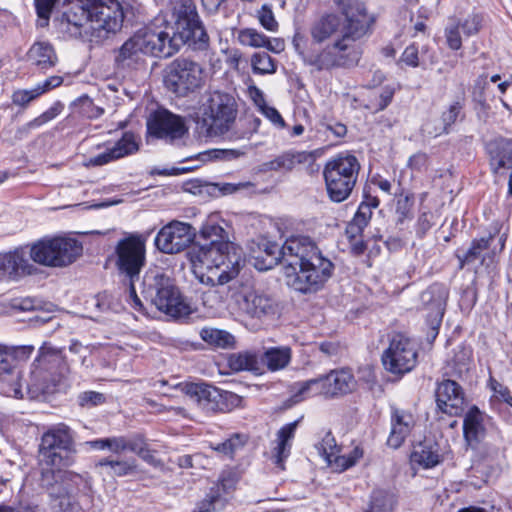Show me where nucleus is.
<instances>
[{"mask_svg": "<svg viewBox=\"0 0 512 512\" xmlns=\"http://www.w3.org/2000/svg\"><path fill=\"white\" fill-rule=\"evenodd\" d=\"M39 455L43 467L40 486L49 494L57 512H77V497L83 477L67 468L75 463L76 447L71 428L59 423L51 426L41 436Z\"/></svg>", "mask_w": 512, "mask_h": 512, "instance_id": "f257e3e1", "label": "nucleus"}, {"mask_svg": "<svg viewBox=\"0 0 512 512\" xmlns=\"http://www.w3.org/2000/svg\"><path fill=\"white\" fill-rule=\"evenodd\" d=\"M176 3L173 14L174 24L162 16H157L136 32L145 55L159 58L171 57L183 45L193 50L208 48L209 36L197 13L194 1L178 0Z\"/></svg>", "mask_w": 512, "mask_h": 512, "instance_id": "f03ea898", "label": "nucleus"}, {"mask_svg": "<svg viewBox=\"0 0 512 512\" xmlns=\"http://www.w3.org/2000/svg\"><path fill=\"white\" fill-rule=\"evenodd\" d=\"M200 237L208 241L194 244L188 251L193 271L203 284L224 285L237 277L241 257L226 230L218 223L207 221L200 229Z\"/></svg>", "mask_w": 512, "mask_h": 512, "instance_id": "7ed1b4c3", "label": "nucleus"}, {"mask_svg": "<svg viewBox=\"0 0 512 512\" xmlns=\"http://www.w3.org/2000/svg\"><path fill=\"white\" fill-rule=\"evenodd\" d=\"M288 254L293 255L284 274L287 285L302 294L317 293L332 277L334 263L325 257L317 244L303 235L290 236Z\"/></svg>", "mask_w": 512, "mask_h": 512, "instance_id": "20e7f679", "label": "nucleus"}, {"mask_svg": "<svg viewBox=\"0 0 512 512\" xmlns=\"http://www.w3.org/2000/svg\"><path fill=\"white\" fill-rule=\"evenodd\" d=\"M355 18L350 14L347 18L343 34L334 41L327 43L318 52L305 56V61L317 71H332L346 69L358 64L362 50L358 44L362 39L372 34L371 20L357 10Z\"/></svg>", "mask_w": 512, "mask_h": 512, "instance_id": "39448f33", "label": "nucleus"}, {"mask_svg": "<svg viewBox=\"0 0 512 512\" xmlns=\"http://www.w3.org/2000/svg\"><path fill=\"white\" fill-rule=\"evenodd\" d=\"M124 14L118 2L107 5L101 0H75L63 12L60 29L64 37L81 38L89 22L97 24L93 29L117 32L121 29Z\"/></svg>", "mask_w": 512, "mask_h": 512, "instance_id": "423d86ee", "label": "nucleus"}, {"mask_svg": "<svg viewBox=\"0 0 512 512\" xmlns=\"http://www.w3.org/2000/svg\"><path fill=\"white\" fill-rule=\"evenodd\" d=\"M238 114L237 103L233 96L228 93L214 91L201 109L199 123L205 129L208 136H224L230 132V140L249 138L260 125L261 120L257 117L251 120L254 124L252 130L231 131L236 122Z\"/></svg>", "mask_w": 512, "mask_h": 512, "instance_id": "0eeeda50", "label": "nucleus"}, {"mask_svg": "<svg viewBox=\"0 0 512 512\" xmlns=\"http://www.w3.org/2000/svg\"><path fill=\"white\" fill-rule=\"evenodd\" d=\"M361 171V163L353 151H341L323 166L327 196L334 203L346 201L353 193Z\"/></svg>", "mask_w": 512, "mask_h": 512, "instance_id": "6e6552de", "label": "nucleus"}, {"mask_svg": "<svg viewBox=\"0 0 512 512\" xmlns=\"http://www.w3.org/2000/svg\"><path fill=\"white\" fill-rule=\"evenodd\" d=\"M339 14L335 12H326L315 20L310 27V35L312 42L322 44L335 35L343 34L346 26L347 18L350 14L355 15L357 12L365 14L371 20V29L376 22V17L369 13L365 3L360 0H333Z\"/></svg>", "mask_w": 512, "mask_h": 512, "instance_id": "1a4fd4ad", "label": "nucleus"}, {"mask_svg": "<svg viewBox=\"0 0 512 512\" xmlns=\"http://www.w3.org/2000/svg\"><path fill=\"white\" fill-rule=\"evenodd\" d=\"M82 245L73 238L44 237L29 248L33 262L47 267H64L81 254Z\"/></svg>", "mask_w": 512, "mask_h": 512, "instance_id": "9d476101", "label": "nucleus"}, {"mask_svg": "<svg viewBox=\"0 0 512 512\" xmlns=\"http://www.w3.org/2000/svg\"><path fill=\"white\" fill-rule=\"evenodd\" d=\"M145 293H150L152 304L160 312L174 320L187 319L194 312L179 288L164 274L155 275Z\"/></svg>", "mask_w": 512, "mask_h": 512, "instance_id": "9b49d317", "label": "nucleus"}, {"mask_svg": "<svg viewBox=\"0 0 512 512\" xmlns=\"http://www.w3.org/2000/svg\"><path fill=\"white\" fill-rule=\"evenodd\" d=\"M163 81L168 91L186 97L205 84L204 69L198 62L179 56L167 65Z\"/></svg>", "mask_w": 512, "mask_h": 512, "instance_id": "f8f14e48", "label": "nucleus"}, {"mask_svg": "<svg viewBox=\"0 0 512 512\" xmlns=\"http://www.w3.org/2000/svg\"><path fill=\"white\" fill-rule=\"evenodd\" d=\"M148 236L130 233L120 239L115 246V266L127 280L138 281L146 263V242Z\"/></svg>", "mask_w": 512, "mask_h": 512, "instance_id": "ddd939ff", "label": "nucleus"}, {"mask_svg": "<svg viewBox=\"0 0 512 512\" xmlns=\"http://www.w3.org/2000/svg\"><path fill=\"white\" fill-rule=\"evenodd\" d=\"M386 371L399 377L412 371L418 363L414 342L402 333H396L381 356Z\"/></svg>", "mask_w": 512, "mask_h": 512, "instance_id": "4468645a", "label": "nucleus"}, {"mask_svg": "<svg viewBox=\"0 0 512 512\" xmlns=\"http://www.w3.org/2000/svg\"><path fill=\"white\" fill-rule=\"evenodd\" d=\"M242 478V472L238 467L224 468L216 482L208 492L195 505L192 512H215L217 507L223 508L228 502V496H232Z\"/></svg>", "mask_w": 512, "mask_h": 512, "instance_id": "2eb2a0df", "label": "nucleus"}, {"mask_svg": "<svg viewBox=\"0 0 512 512\" xmlns=\"http://www.w3.org/2000/svg\"><path fill=\"white\" fill-rule=\"evenodd\" d=\"M185 392L215 412L228 413L243 406V398L238 394L205 383H187Z\"/></svg>", "mask_w": 512, "mask_h": 512, "instance_id": "dca6fc26", "label": "nucleus"}, {"mask_svg": "<svg viewBox=\"0 0 512 512\" xmlns=\"http://www.w3.org/2000/svg\"><path fill=\"white\" fill-rule=\"evenodd\" d=\"M485 25V14L473 10L465 18L455 15L448 18V23L444 28V37L447 47L452 51H458L463 46L461 32L464 37L470 38L478 35Z\"/></svg>", "mask_w": 512, "mask_h": 512, "instance_id": "f3484780", "label": "nucleus"}, {"mask_svg": "<svg viewBox=\"0 0 512 512\" xmlns=\"http://www.w3.org/2000/svg\"><path fill=\"white\" fill-rule=\"evenodd\" d=\"M435 403L438 412L449 417H461L467 406L465 390L455 380L443 378L436 383Z\"/></svg>", "mask_w": 512, "mask_h": 512, "instance_id": "a211bd4d", "label": "nucleus"}, {"mask_svg": "<svg viewBox=\"0 0 512 512\" xmlns=\"http://www.w3.org/2000/svg\"><path fill=\"white\" fill-rule=\"evenodd\" d=\"M192 226L173 220L164 225L156 234L155 247L165 254H177L184 251L193 241Z\"/></svg>", "mask_w": 512, "mask_h": 512, "instance_id": "6ab92c4d", "label": "nucleus"}, {"mask_svg": "<svg viewBox=\"0 0 512 512\" xmlns=\"http://www.w3.org/2000/svg\"><path fill=\"white\" fill-rule=\"evenodd\" d=\"M288 238L282 246L267 237H260L250 248V259L259 271H267L278 265L281 260L289 265L293 255L287 251Z\"/></svg>", "mask_w": 512, "mask_h": 512, "instance_id": "aec40b11", "label": "nucleus"}, {"mask_svg": "<svg viewBox=\"0 0 512 512\" xmlns=\"http://www.w3.org/2000/svg\"><path fill=\"white\" fill-rule=\"evenodd\" d=\"M149 134L158 139H179L188 131L184 119L167 109L155 110L147 121Z\"/></svg>", "mask_w": 512, "mask_h": 512, "instance_id": "412c9836", "label": "nucleus"}, {"mask_svg": "<svg viewBox=\"0 0 512 512\" xmlns=\"http://www.w3.org/2000/svg\"><path fill=\"white\" fill-rule=\"evenodd\" d=\"M462 417V435L465 445L472 450H477L487 437L486 424L492 420V417L476 404L470 405L467 410L465 409Z\"/></svg>", "mask_w": 512, "mask_h": 512, "instance_id": "4be33fe9", "label": "nucleus"}, {"mask_svg": "<svg viewBox=\"0 0 512 512\" xmlns=\"http://www.w3.org/2000/svg\"><path fill=\"white\" fill-rule=\"evenodd\" d=\"M417 416L408 409L390 407V432L386 445L394 450L403 446L417 426Z\"/></svg>", "mask_w": 512, "mask_h": 512, "instance_id": "5701e85b", "label": "nucleus"}, {"mask_svg": "<svg viewBox=\"0 0 512 512\" xmlns=\"http://www.w3.org/2000/svg\"><path fill=\"white\" fill-rule=\"evenodd\" d=\"M485 152L488 156L490 170L498 174L502 170L511 169L508 180V196H512V139L495 138L485 145Z\"/></svg>", "mask_w": 512, "mask_h": 512, "instance_id": "b1692460", "label": "nucleus"}, {"mask_svg": "<svg viewBox=\"0 0 512 512\" xmlns=\"http://www.w3.org/2000/svg\"><path fill=\"white\" fill-rule=\"evenodd\" d=\"M30 246H19L0 255V271L11 278L32 275L37 268L30 262Z\"/></svg>", "mask_w": 512, "mask_h": 512, "instance_id": "393cba45", "label": "nucleus"}, {"mask_svg": "<svg viewBox=\"0 0 512 512\" xmlns=\"http://www.w3.org/2000/svg\"><path fill=\"white\" fill-rule=\"evenodd\" d=\"M313 161L314 158L312 152L290 149L283 151L273 159L262 163L261 171L286 174Z\"/></svg>", "mask_w": 512, "mask_h": 512, "instance_id": "a878e982", "label": "nucleus"}, {"mask_svg": "<svg viewBox=\"0 0 512 512\" xmlns=\"http://www.w3.org/2000/svg\"><path fill=\"white\" fill-rule=\"evenodd\" d=\"M409 460L412 465L428 470L440 465L444 455L437 440L425 437L413 446Z\"/></svg>", "mask_w": 512, "mask_h": 512, "instance_id": "bb28decb", "label": "nucleus"}, {"mask_svg": "<svg viewBox=\"0 0 512 512\" xmlns=\"http://www.w3.org/2000/svg\"><path fill=\"white\" fill-rule=\"evenodd\" d=\"M301 418L284 424L276 433L275 446L271 449L275 466L285 470V463L291 455L293 441Z\"/></svg>", "mask_w": 512, "mask_h": 512, "instance_id": "cd10ccee", "label": "nucleus"}, {"mask_svg": "<svg viewBox=\"0 0 512 512\" xmlns=\"http://www.w3.org/2000/svg\"><path fill=\"white\" fill-rule=\"evenodd\" d=\"M503 224L499 221L493 223V231L486 237L472 239L468 250L460 254L459 251L455 252V257L458 260V268L463 269L465 266L473 264L479 260L482 266V259L484 254L491 249L493 239L500 234Z\"/></svg>", "mask_w": 512, "mask_h": 512, "instance_id": "c85d7f7f", "label": "nucleus"}, {"mask_svg": "<svg viewBox=\"0 0 512 512\" xmlns=\"http://www.w3.org/2000/svg\"><path fill=\"white\" fill-rule=\"evenodd\" d=\"M324 378L328 399L339 398L351 393L356 384L352 370L347 367L330 370L324 375Z\"/></svg>", "mask_w": 512, "mask_h": 512, "instance_id": "c756f323", "label": "nucleus"}, {"mask_svg": "<svg viewBox=\"0 0 512 512\" xmlns=\"http://www.w3.org/2000/svg\"><path fill=\"white\" fill-rule=\"evenodd\" d=\"M62 362V353L53 347L43 345L32 364V374L41 377L43 373L54 374Z\"/></svg>", "mask_w": 512, "mask_h": 512, "instance_id": "7c9ffc66", "label": "nucleus"}, {"mask_svg": "<svg viewBox=\"0 0 512 512\" xmlns=\"http://www.w3.org/2000/svg\"><path fill=\"white\" fill-rule=\"evenodd\" d=\"M28 58L33 65L43 72L55 67L58 62L55 49L48 42L34 43L29 49Z\"/></svg>", "mask_w": 512, "mask_h": 512, "instance_id": "2f4dec72", "label": "nucleus"}, {"mask_svg": "<svg viewBox=\"0 0 512 512\" xmlns=\"http://www.w3.org/2000/svg\"><path fill=\"white\" fill-rule=\"evenodd\" d=\"M243 309L250 316L261 318L273 312L274 301L267 295L251 290L243 295Z\"/></svg>", "mask_w": 512, "mask_h": 512, "instance_id": "473e14b6", "label": "nucleus"}, {"mask_svg": "<svg viewBox=\"0 0 512 512\" xmlns=\"http://www.w3.org/2000/svg\"><path fill=\"white\" fill-rule=\"evenodd\" d=\"M423 305L429 311H445L449 298V289L443 283L434 282L421 295Z\"/></svg>", "mask_w": 512, "mask_h": 512, "instance_id": "72a5a7b5", "label": "nucleus"}, {"mask_svg": "<svg viewBox=\"0 0 512 512\" xmlns=\"http://www.w3.org/2000/svg\"><path fill=\"white\" fill-rule=\"evenodd\" d=\"M143 54L144 48L141 46L139 36L135 33L119 48L115 62L117 66L121 68L132 67L139 61Z\"/></svg>", "mask_w": 512, "mask_h": 512, "instance_id": "f704fd0d", "label": "nucleus"}, {"mask_svg": "<svg viewBox=\"0 0 512 512\" xmlns=\"http://www.w3.org/2000/svg\"><path fill=\"white\" fill-rule=\"evenodd\" d=\"M415 195L413 192L400 188L395 193L396 224L402 225L414 217Z\"/></svg>", "mask_w": 512, "mask_h": 512, "instance_id": "c9c22d12", "label": "nucleus"}, {"mask_svg": "<svg viewBox=\"0 0 512 512\" xmlns=\"http://www.w3.org/2000/svg\"><path fill=\"white\" fill-rule=\"evenodd\" d=\"M487 388L492 392L488 399V404L492 411L500 412L502 404L512 408V391L507 385L490 375L487 380Z\"/></svg>", "mask_w": 512, "mask_h": 512, "instance_id": "e433bc0d", "label": "nucleus"}, {"mask_svg": "<svg viewBox=\"0 0 512 512\" xmlns=\"http://www.w3.org/2000/svg\"><path fill=\"white\" fill-rule=\"evenodd\" d=\"M199 335L206 344L213 348L233 349L236 344L235 337L222 329L203 327Z\"/></svg>", "mask_w": 512, "mask_h": 512, "instance_id": "4c0bfd02", "label": "nucleus"}, {"mask_svg": "<svg viewBox=\"0 0 512 512\" xmlns=\"http://www.w3.org/2000/svg\"><path fill=\"white\" fill-rule=\"evenodd\" d=\"M292 349L289 346L270 347L263 354V361L269 371L275 372L284 369L291 361Z\"/></svg>", "mask_w": 512, "mask_h": 512, "instance_id": "58836bf2", "label": "nucleus"}, {"mask_svg": "<svg viewBox=\"0 0 512 512\" xmlns=\"http://www.w3.org/2000/svg\"><path fill=\"white\" fill-rule=\"evenodd\" d=\"M140 146L141 137L134 131H125L111 148L118 159H122L136 154L140 150Z\"/></svg>", "mask_w": 512, "mask_h": 512, "instance_id": "ea45409f", "label": "nucleus"}, {"mask_svg": "<svg viewBox=\"0 0 512 512\" xmlns=\"http://www.w3.org/2000/svg\"><path fill=\"white\" fill-rule=\"evenodd\" d=\"M465 100L464 98L460 100H456L452 102L442 113H441V122H442V131L438 134H449L453 126L456 124L457 121H463L465 120Z\"/></svg>", "mask_w": 512, "mask_h": 512, "instance_id": "a19ab883", "label": "nucleus"}, {"mask_svg": "<svg viewBox=\"0 0 512 512\" xmlns=\"http://www.w3.org/2000/svg\"><path fill=\"white\" fill-rule=\"evenodd\" d=\"M247 443V436L242 433H233L225 441L210 444V448L222 457L233 460L236 453Z\"/></svg>", "mask_w": 512, "mask_h": 512, "instance_id": "79ce46f5", "label": "nucleus"}, {"mask_svg": "<svg viewBox=\"0 0 512 512\" xmlns=\"http://www.w3.org/2000/svg\"><path fill=\"white\" fill-rule=\"evenodd\" d=\"M365 227L350 220L345 228L350 251L355 256H361L367 249V244L363 239Z\"/></svg>", "mask_w": 512, "mask_h": 512, "instance_id": "37998d69", "label": "nucleus"}, {"mask_svg": "<svg viewBox=\"0 0 512 512\" xmlns=\"http://www.w3.org/2000/svg\"><path fill=\"white\" fill-rule=\"evenodd\" d=\"M238 40L242 45L266 48L270 51L277 52V50L272 47L269 37L255 29L247 28L241 30L238 34Z\"/></svg>", "mask_w": 512, "mask_h": 512, "instance_id": "c03bdc74", "label": "nucleus"}, {"mask_svg": "<svg viewBox=\"0 0 512 512\" xmlns=\"http://www.w3.org/2000/svg\"><path fill=\"white\" fill-rule=\"evenodd\" d=\"M364 450L360 446H355L348 454L340 455V453L333 459L329 467L335 472L342 473L353 466L363 458Z\"/></svg>", "mask_w": 512, "mask_h": 512, "instance_id": "a18cd8bd", "label": "nucleus"}, {"mask_svg": "<svg viewBox=\"0 0 512 512\" xmlns=\"http://www.w3.org/2000/svg\"><path fill=\"white\" fill-rule=\"evenodd\" d=\"M319 454L324 458L328 466L334 458L341 452V446L336 442L332 432H327L322 437L321 441L316 445Z\"/></svg>", "mask_w": 512, "mask_h": 512, "instance_id": "49530a36", "label": "nucleus"}, {"mask_svg": "<svg viewBox=\"0 0 512 512\" xmlns=\"http://www.w3.org/2000/svg\"><path fill=\"white\" fill-rule=\"evenodd\" d=\"M364 512H393V501L389 493L382 489L374 490Z\"/></svg>", "mask_w": 512, "mask_h": 512, "instance_id": "de8ad7c7", "label": "nucleus"}, {"mask_svg": "<svg viewBox=\"0 0 512 512\" xmlns=\"http://www.w3.org/2000/svg\"><path fill=\"white\" fill-rule=\"evenodd\" d=\"M251 65L253 72L259 75L276 72V61L267 52H257L252 55Z\"/></svg>", "mask_w": 512, "mask_h": 512, "instance_id": "09e8293b", "label": "nucleus"}, {"mask_svg": "<svg viewBox=\"0 0 512 512\" xmlns=\"http://www.w3.org/2000/svg\"><path fill=\"white\" fill-rule=\"evenodd\" d=\"M58 2L59 0H34L38 27L44 28L49 25L51 15Z\"/></svg>", "mask_w": 512, "mask_h": 512, "instance_id": "8fccbe9b", "label": "nucleus"}, {"mask_svg": "<svg viewBox=\"0 0 512 512\" xmlns=\"http://www.w3.org/2000/svg\"><path fill=\"white\" fill-rule=\"evenodd\" d=\"M257 364L256 355L248 352L233 354L229 358V366L235 371H253L257 369Z\"/></svg>", "mask_w": 512, "mask_h": 512, "instance_id": "3c124183", "label": "nucleus"}, {"mask_svg": "<svg viewBox=\"0 0 512 512\" xmlns=\"http://www.w3.org/2000/svg\"><path fill=\"white\" fill-rule=\"evenodd\" d=\"M97 466H110L113 473L117 477H124L136 472L137 465L135 462H128L124 460H112L109 458H102L98 461Z\"/></svg>", "mask_w": 512, "mask_h": 512, "instance_id": "603ef678", "label": "nucleus"}, {"mask_svg": "<svg viewBox=\"0 0 512 512\" xmlns=\"http://www.w3.org/2000/svg\"><path fill=\"white\" fill-rule=\"evenodd\" d=\"M122 439L123 436H115L108 438H99L87 441V445L94 450L108 449L114 454L122 453Z\"/></svg>", "mask_w": 512, "mask_h": 512, "instance_id": "864d4df0", "label": "nucleus"}, {"mask_svg": "<svg viewBox=\"0 0 512 512\" xmlns=\"http://www.w3.org/2000/svg\"><path fill=\"white\" fill-rule=\"evenodd\" d=\"M507 240V233H502L498 240V247H491L489 251H487L482 259V266L486 269H494L499 264V256L505 249V244Z\"/></svg>", "mask_w": 512, "mask_h": 512, "instance_id": "5fc2aeb1", "label": "nucleus"}, {"mask_svg": "<svg viewBox=\"0 0 512 512\" xmlns=\"http://www.w3.org/2000/svg\"><path fill=\"white\" fill-rule=\"evenodd\" d=\"M254 92H256V94L260 96V100L262 101V105H259L261 113L267 119H269L272 122V124L275 125L276 127L280 129L285 128L286 122L283 119L282 115L275 107L266 104L262 91L254 87Z\"/></svg>", "mask_w": 512, "mask_h": 512, "instance_id": "6e6d98bb", "label": "nucleus"}, {"mask_svg": "<svg viewBox=\"0 0 512 512\" xmlns=\"http://www.w3.org/2000/svg\"><path fill=\"white\" fill-rule=\"evenodd\" d=\"M445 311H429L426 315V324L428 325L427 341L433 343L437 338Z\"/></svg>", "mask_w": 512, "mask_h": 512, "instance_id": "4d7b16f0", "label": "nucleus"}, {"mask_svg": "<svg viewBox=\"0 0 512 512\" xmlns=\"http://www.w3.org/2000/svg\"><path fill=\"white\" fill-rule=\"evenodd\" d=\"M401 64L409 68H418L421 66L418 43L412 42L404 49L398 60V65Z\"/></svg>", "mask_w": 512, "mask_h": 512, "instance_id": "13d9d810", "label": "nucleus"}, {"mask_svg": "<svg viewBox=\"0 0 512 512\" xmlns=\"http://www.w3.org/2000/svg\"><path fill=\"white\" fill-rule=\"evenodd\" d=\"M62 110V105L60 103H56L55 105L51 106L49 109L41 113L39 116L34 118L33 120L29 121L27 123V127L29 129H35L38 127H41L42 125L52 121L54 118H56Z\"/></svg>", "mask_w": 512, "mask_h": 512, "instance_id": "bf43d9fd", "label": "nucleus"}, {"mask_svg": "<svg viewBox=\"0 0 512 512\" xmlns=\"http://www.w3.org/2000/svg\"><path fill=\"white\" fill-rule=\"evenodd\" d=\"M147 442V438L141 433H136L132 435L130 438H126L123 436L122 452L130 451L138 456L139 453L142 452V449L143 447H145Z\"/></svg>", "mask_w": 512, "mask_h": 512, "instance_id": "052dcab7", "label": "nucleus"}, {"mask_svg": "<svg viewBox=\"0 0 512 512\" xmlns=\"http://www.w3.org/2000/svg\"><path fill=\"white\" fill-rule=\"evenodd\" d=\"M244 153L238 149H210L205 152L209 160L230 161L239 158Z\"/></svg>", "mask_w": 512, "mask_h": 512, "instance_id": "680f3d73", "label": "nucleus"}, {"mask_svg": "<svg viewBox=\"0 0 512 512\" xmlns=\"http://www.w3.org/2000/svg\"><path fill=\"white\" fill-rule=\"evenodd\" d=\"M104 394L97 391H84L78 396V404L81 407H94L105 403Z\"/></svg>", "mask_w": 512, "mask_h": 512, "instance_id": "e2e57ef3", "label": "nucleus"}, {"mask_svg": "<svg viewBox=\"0 0 512 512\" xmlns=\"http://www.w3.org/2000/svg\"><path fill=\"white\" fill-rule=\"evenodd\" d=\"M39 97V93L36 92L35 87L31 90L20 89L13 92L11 99L12 103L20 106L27 107L30 102L37 99Z\"/></svg>", "mask_w": 512, "mask_h": 512, "instance_id": "0e129e2a", "label": "nucleus"}, {"mask_svg": "<svg viewBox=\"0 0 512 512\" xmlns=\"http://www.w3.org/2000/svg\"><path fill=\"white\" fill-rule=\"evenodd\" d=\"M395 88L393 86H385L379 94L376 103L371 105L374 112L385 110L392 102L395 95Z\"/></svg>", "mask_w": 512, "mask_h": 512, "instance_id": "69168bd1", "label": "nucleus"}, {"mask_svg": "<svg viewBox=\"0 0 512 512\" xmlns=\"http://www.w3.org/2000/svg\"><path fill=\"white\" fill-rule=\"evenodd\" d=\"M380 199L378 195L375 193L373 188L366 184L362 190V200L359 205H364L366 209L373 211L380 206Z\"/></svg>", "mask_w": 512, "mask_h": 512, "instance_id": "338daca9", "label": "nucleus"}, {"mask_svg": "<svg viewBox=\"0 0 512 512\" xmlns=\"http://www.w3.org/2000/svg\"><path fill=\"white\" fill-rule=\"evenodd\" d=\"M259 21L260 24L268 31L275 32L278 29V23L275 20L272 9L267 5H263L261 7L259 12Z\"/></svg>", "mask_w": 512, "mask_h": 512, "instance_id": "774afa93", "label": "nucleus"}]
</instances>
